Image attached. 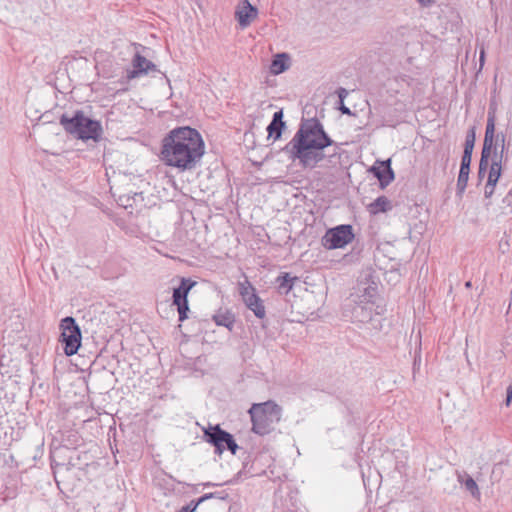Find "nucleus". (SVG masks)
I'll return each mask as SVG.
<instances>
[{"label":"nucleus","mask_w":512,"mask_h":512,"mask_svg":"<svg viewBox=\"0 0 512 512\" xmlns=\"http://www.w3.org/2000/svg\"><path fill=\"white\" fill-rule=\"evenodd\" d=\"M205 152L200 133L191 127L172 129L162 140L161 160L179 171L192 170Z\"/></svg>","instance_id":"1"},{"label":"nucleus","mask_w":512,"mask_h":512,"mask_svg":"<svg viewBox=\"0 0 512 512\" xmlns=\"http://www.w3.org/2000/svg\"><path fill=\"white\" fill-rule=\"evenodd\" d=\"M335 142L325 132L323 125L316 118L304 120L284 150L290 159L307 168H314L325 155L323 150Z\"/></svg>","instance_id":"2"},{"label":"nucleus","mask_w":512,"mask_h":512,"mask_svg":"<svg viewBox=\"0 0 512 512\" xmlns=\"http://www.w3.org/2000/svg\"><path fill=\"white\" fill-rule=\"evenodd\" d=\"M59 122L64 130L76 139L99 142L102 138L103 128L101 123L87 117L81 110L75 111L72 116L63 114Z\"/></svg>","instance_id":"3"},{"label":"nucleus","mask_w":512,"mask_h":512,"mask_svg":"<svg viewBox=\"0 0 512 512\" xmlns=\"http://www.w3.org/2000/svg\"><path fill=\"white\" fill-rule=\"evenodd\" d=\"M248 413L252 422V431L264 436L271 433L282 417V408L276 402L268 400L253 403Z\"/></svg>","instance_id":"4"},{"label":"nucleus","mask_w":512,"mask_h":512,"mask_svg":"<svg viewBox=\"0 0 512 512\" xmlns=\"http://www.w3.org/2000/svg\"><path fill=\"white\" fill-rule=\"evenodd\" d=\"M376 289L368 286L363 290V294H352L349 303L346 304L345 316L352 322L368 323L373 320L374 302Z\"/></svg>","instance_id":"5"},{"label":"nucleus","mask_w":512,"mask_h":512,"mask_svg":"<svg viewBox=\"0 0 512 512\" xmlns=\"http://www.w3.org/2000/svg\"><path fill=\"white\" fill-rule=\"evenodd\" d=\"M61 340L64 343V353L67 356L75 355L81 346V330L76 320L67 316L60 322Z\"/></svg>","instance_id":"6"},{"label":"nucleus","mask_w":512,"mask_h":512,"mask_svg":"<svg viewBox=\"0 0 512 512\" xmlns=\"http://www.w3.org/2000/svg\"><path fill=\"white\" fill-rule=\"evenodd\" d=\"M238 293L245 306L251 310L257 318L263 319L265 317L266 310L264 303L247 279L238 283Z\"/></svg>","instance_id":"7"},{"label":"nucleus","mask_w":512,"mask_h":512,"mask_svg":"<svg viewBox=\"0 0 512 512\" xmlns=\"http://www.w3.org/2000/svg\"><path fill=\"white\" fill-rule=\"evenodd\" d=\"M354 239L351 225H339L328 230L322 238V244L327 249H339L345 247Z\"/></svg>","instance_id":"8"},{"label":"nucleus","mask_w":512,"mask_h":512,"mask_svg":"<svg viewBox=\"0 0 512 512\" xmlns=\"http://www.w3.org/2000/svg\"><path fill=\"white\" fill-rule=\"evenodd\" d=\"M157 71L156 65L151 61L147 60L144 56L136 53L132 59V69L127 70L126 80L138 78L143 75H147L149 72Z\"/></svg>","instance_id":"9"},{"label":"nucleus","mask_w":512,"mask_h":512,"mask_svg":"<svg viewBox=\"0 0 512 512\" xmlns=\"http://www.w3.org/2000/svg\"><path fill=\"white\" fill-rule=\"evenodd\" d=\"M258 16V9L248 0H242L235 9V18L241 28L248 27Z\"/></svg>","instance_id":"10"},{"label":"nucleus","mask_w":512,"mask_h":512,"mask_svg":"<svg viewBox=\"0 0 512 512\" xmlns=\"http://www.w3.org/2000/svg\"><path fill=\"white\" fill-rule=\"evenodd\" d=\"M370 172L379 180L382 188L389 185L394 180V172L391 168V160L377 161L375 165L370 168Z\"/></svg>","instance_id":"11"},{"label":"nucleus","mask_w":512,"mask_h":512,"mask_svg":"<svg viewBox=\"0 0 512 512\" xmlns=\"http://www.w3.org/2000/svg\"><path fill=\"white\" fill-rule=\"evenodd\" d=\"M204 436L207 442L213 444L218 453L224 451V430L217 424L214 427L210 426L204 430Z\"/></svg>","instance_id":"12"},{"label":"nucleus","mask_w":512,"mask_h":512,"mask_svg":"<svg viewBox=\"0 0 512 512\" xmlns=\"http://www.w3.org/2000/svg\"><path fill=\"white\" fill-rule=\"evenodd\" d=\"M471 157L467 158L466 156H462L461 159V165L459 170V175L457 179V196L460 198L465 192V189L467 187L468 179H469V173H470V164H471Z\"/></svg>","instance_id":"13"},{"label":"nucleus","mask_w":512,"mask_h":512,"mask_svg":"<svg viewBox=\"0 0 512 512\" xmlns=\"http://www.w3.org/2000/svg\"><path fill=\"white\" fill-rule=\"evenodd\" d=\"M195 285V281H192L189 278H182L180 285L177 288L173 289V304L175 305L181 302L188 301V293Z\"/></svg>","instance_id":"14"},{"label":"nucleus","mask_w":512,"mask_h":512,"mask_svg":"<svg viewBox=\"0 0 512 512\" xmlns=\"http://www.w3.org/2000/svg\"><path fill=\"white\" fill-rule=\"evenodd\" d=\"M284 127L283 110H279L273 114L272 121L267 127L268 136L274 137L275 140L279 139Z\"/></svg>","instance_id":"15"},{"label":"nucleus","mask_w":512,"mask_h":512,"mask_svg":"<svg viewBox=\"0 0 512 512\" xmlns=\"http://www.w3.org/2000/svg\"><path fill=\"white\" fill-rule=\"evenodd\" d=\"M298 280L297 277H291L289 273H283L276 279L277 288L279 293L288 294L293 288L294 281Z\"/></svg>","instance_id":"16"},{"label":"nucleus","mask_w":512,"mask_h":512,"mask_svg":"<svg viewBox=\"0 0 512 512\" xmlns=\"http://www.w3.org/2000/svg\"><path fill=\"white\" fill-rule=\"evenodd\" d=\"M287 58L288 56L285 53L277 54L272 60L270 66L271 72L275 75L283 73L288 68V66L285 63V60Z\"/></svg>","instance_id":"17"},{"label":"nucleus","mask_w":512,"mask_h":512,"mask_svg":"<svg viewBox=\"0 0 512 512\" xmlns=\"http://www.w3.org/2000/svg\"><path fill=\"white\" fill-rule=\"evenodd\" d=\"M390 208H391V203L385 196H380V197L376 198L369 205L370 212L373 214H376L379 212H386Z\"/></svg>","instance_id":"18"},{"label":"nucleus","mask_w":512,"mask_h":512,"mask_svg":"<svg viewBox=\"0 0 512 512\" xmlns=\"http://www.w3.org/2000/svg\"><path fill=\"white\" fill-rule=\"evenodd\" d=\"M476 140V132L475 127H471L466 134L464 151L462 156H466L467 158H472V152L475 146Z\"/></svg>","instance_id":"19"},{"label":"nucleus","mask_w":512,"mask_h":512,"mask_svg":"<svg viewBox=\"0 0 512 512\" xmlns=\"http://www.w3.org/2000/svg\"><path fill=\"white\" fill-rule=\"evenodd\" d=\"M215 494L208 493L203 496H201L196 502L191 501L188 505L182 507L178 512H194L199 504L202 502L214 497Z\"/></svg>","instance_id":"20"},{"label":"nucleus","mask_w":512,"mask_h":512,"mask_svg":"<svg viewBox=\"0 0 512 512\" xmlns=\"http://www.w3.org/2000/svg\"><path fill=\"white\" fill-rule=\"evenodd\" d=\"M507 148L501 147V149H498L497 147L494 148L491 154V163H497L498 166L502 167V162L507 160L506 155Z\"/></svg>","instance_id":"21"},{"label":"nucleus","mask_w":512,"mask_h":512,"mask_svg":"<svg viewBox=\"0 0 512 512\" xmlns=\"http://www.w3.org/2000/svg\"><path fill=\"white\" fill-rule=\"evenodd\" d=\"M463 485H464L465 489L467 491H469L474 498H477V499L480 498L481 494H480L478 485L470 475L466 477Z\"/></svg>","instance_id":"22"},{"label":"nucleus","mask_w":512,"mask_h":512,"mask_svg":"<svg viewBox=\"0 0 512 512\" xmlns=\"http://www.w3.org/2000/svg\"><path fill=\"white\" fill-rule=\"evenodd\" d=\"M502 167L498 166L497 163H491L490 169L488 173V179L490 183H496L498 182L500 176H501Z\"/></svg>","instance_id":"23"},{"label":"nucleus","mask_w":512,"mask_h":512,"mask_svg":"<svg viewBox=\"0 0 512 512\" xmlns=\"http://www.w3.org/2000/svg\"><path fill=\"white\" fill-rule=\"evenodd\" d=\"M494 137L491 135H485L484 136V142H483V148H482V154L485 155H491L492 151L494 150Z\"/></svg>","instance_id":"24"},{"label":"nucleus","mask_w":512,"mask_h":512,"mask_svg":"<svg viewBox=\"0 0 512 512\" xmlns=\"http://www.w3.org/2000/svg\"><path fill=\"white\" fill-rule=\"evenodd\" d=\"M485 135L495 136V113L490 110L488 112Z\"/></svg>","instance_id":"25"},{"label":"nucleus","mask_w":512,"mask_h":512,"mask_svg":"<svg viewBox=\"0 0 512 512\" xmlns=\"http://www.w3.org/2000/svg\"><path fill=\"white\" fill-rule=\"evenodd\" d=\"M226 450L231 451V453L234 455L236 454L237 450H241L244 452L243 448H240L236 444L233 436L228 432H226Z\"/></svg>","instance_id":"26"},{"label":"nucleus","mask_w":512,"mask_h":512,"mask_svg":"<svg viewBox=\"0 0 512 512\" xmlns=\"http://www.w3.org/2000/svg\"><path fill=\"white\" fill-rule=\"evenodd\" d=\"M179 313V321L182 322L187 318V311L189 310L188 301L175 304Z\"/></svg>","instance_id":"27"},{"label":"nucleus","mask_w":512,"mask_h":512,"mask_svg":"<svg viewBox=\"0 0 512 512\" xmlns=\"http://www.w3.org/2000/svg\"><path fill=\"white\" fill-rule=\"evenodd\" d=\"M505 141H506V136L503 132H499V133L495 134L494 148L495 147H497L498 149H501V147L507 148Z\"/></svg>","instance_id":"28"},{"label":"nucleus","mask_w":512,"mask_h":512,"mask_svg":"<svg viewBox=\"0 0 512 512\" xmlns=\"http://www.w3.org/2000/svg\"><path fill=\"white\" fill-rule=\"evenodd\" d=\"M491 155H485V154H482L481 153V159H480V163H479V169L481 171H485L487 170L488 166H489V158H490Z\"/></svg>","instance_id":"29"},{"label":"nucleus","mask_w":512,"mask_h":512,"mask_svg":"<svg viewBox=\"0 0 512 512\" xmlns=\"http://www.w3.org/2000/svg\"><path fill=\"white\" fill-rule=\"evenodd\" d=\"M495 186L496 183H490L489 181L486 182L484 190V195L486 198H490L493 195Z\"/></svg>","instance_id":"30"},{"label":"nucleus","mask_w":512,"mask_h":512,"mask_svg":"<svg viewBox=\"0 0 512 512\" xmlns=\"http://www.w3.org/2000/svg\"><path fill=\"white\" fill-rule=\"evenodd\" d=\"M340 103L344 102V99L348 96V91L345 88L340 87L337 90Z\"/></svg>","instance_id":"31"},{"label":"nucleus","mask_w":512,"mask_h":512,"mask_svg":"<svg viewBox=\"0 0 512 512\" xmlns=\"http://www.w3.org/2000/svg\"><path fill=\"white\" fill-rule=\"evenodd\" d=\"M467 476H469V474L466 472H457L458 482L463 485Z\"/></svg>","instance_id":"32"},{"label":"nucleus","mask_w":512,"mask_h":512,"mask_svg":"<svg viewBox=\"0 0 512 512\" xmlns=\"http://www.w3.org/2000/svg\"><path fill=\"white\" fill-rule=\"evenodd\" d=\"M213 318L218 326H224V315L217 314Z\"/></svg>","instance_id":"33"},{"label":"nucleus","mask_w":512,"mask_h":512,"mask_svg":"<svg viewBox=\"0 0 512 512\" xmlns=\"http://www.w3.org/2000/svg\"><path fill=\"white\" fill-rule=\"evenodd\" d=\"M339 110H340L343 114H346V115H352L351 110H350L348 107H346V106L344 105V102H343V103H340Z\"/></svg>","instance_id":"34"},{"label":"nucleus","mask_w":512,"mask_h":512,"mask_svg":"<svg viewBox=\"0 0 512 512\" xmlns=\"http://www.w3.org/2000/svg\"><path fill=\"white\" fill-rule=\"evenodd\" d=\"M512 399V384L507 387L506 405H509Z\"/></svg>","instance_id":"35"},{"label":"nucleus","mask_w":512,"mask_h":512,"mask_svg":"<svg viewBox=\"0 0 512 512\" xmlns=\"http://www.w3.org/2000/svg\"><path fill=\"white\" fill-rule=\"evenodd\" d=\"M14 495L9 493L8 495H5V496H0V505L5 503L9 498H13Z\"/></svg>","instance_id":"36"},{"label":"nucleus","mask_w":512,"mask_h":512,"mask_svg":"<svg viewBox=\"0 0 512 512\" xmlns=\"http://www.w3.org/2000/svg\"><path fill=\"white\" fill-rule=\"evenodd\" d=\"M120 201L122 202V205L127 208L128 206H132V204L129 203L130 198L127 197L124 201V197H120Z\"/></svg>","instance_id":"37"},{"label":"nucleus","mask_w":512,"mask_h":512,"mask_svg":"<svg viewBox=\"0 0 512 512\" xmlns=\"http://www.w3.org/2000/svg\"><path fill=\"white\" fill-rule=\"evenodd\" d=\"M420 4L426 6V5H430L431 3H433L434 0H417Z\"/></svg>","instance_id":"38"},{"label":"nucleus","mask_w":512,"mask_h":512,"mask_svg":"<svg viewBox=\"0 0 512 512\" xmlns=\"http://www.w3.org/2000/svg\"><path fill=\"white\" fill-rule=\"evenodd\" d=\"M230 324H231V322H230L228 313H226V324H225V327L228 328V329H231Z\"/></svg>","instance_id":"39"},{"label":"nucleus","mask_w":512,"mask_h":512,"mask_svg":"<svg viewBox=\"0 0 512 512\" xmlns=\"http://www.w3.org/2000/svg\"><path fill=\"white\" fill-rule=\"evenodd\" d=\"M483 62H484V50H481V53H480V64H481V66L483 65Z\"/></svg>","instance_id":"40"},{"label":"nucleus","mask_w":512,"mask_h":512,"mask_svg":"<svg viewBox=\"0 0 512 512\" xmlns=\"http://www.w3.org/2000/svg\"><path fill=\"white\" fill-rule=\"evenodd\" d=\"M484 174H485V171H481L480 169L478 170V177L479 178L484 177Z\"/></svg>","instance_id":"41"},{"label":"nucleus","mask_w":512,"mask_h":512,"mask_svg":"<svg viewBox=\"0 0 512 512\" xmlns=\"http://www.w3.org/2000/svg\"><path fill=\"white\" fill-rule=\"evenodd\" d=\"M465 286L468 288L471 287V282L470 281L466 282Z\"/></svg>","instance_id":"42"},{"label":"nucleus","mask_w":512,"mask_h":512,"mask_svg":"<svg viewBox=\"0 0 512 512\" xmlns=\"http://www.w3.org/2000/svg\"><path fill=\"white\" fill-rule=\"evenodd\" d=\"M140 195L138 193H135L134 197H133V201H135V198L136 197H139Z\"/></svg>","instance_id":"43"},{"label":"nucleus","mask_w":512,"mask_h":512,"mask_svg":"<svg viewBox=\"0 0 512 512\" xmlns=\"http://www.w3.org/2000/svg\"><path fill=\"white\" fill-rule=\"evenodd\" d=\"M416 365H419V362H417L416 360L414 361V366Z\"/></svg>","instance_id":"44"},{"label":"nucleus","mask_w":512,"mask_h":512,"mask_svg":"<svg viewBox=\"0 0 512 512\" xmlns=\"http://www.w3.org/2000/svg\"><path fill=\"white\" fill-rule=\"evenodd\" d=\"M416 365H419V362H417L416 360L414 361V366Z\"/></svg>","instance_id":"45"},{"label":"nucleus","mask_w":512,"mask_h":512,"mask_svg":"<svg viewBox=\"0 0 512 512\" xmlns=\"http://www.w3.org/2000/svg\"><path fill=\"white\" fill-rule=\"evenodd\" d=\"M508 195H512V190H511V191H509Z\"/></svg>","instance_id":"46"}]
</instances>
